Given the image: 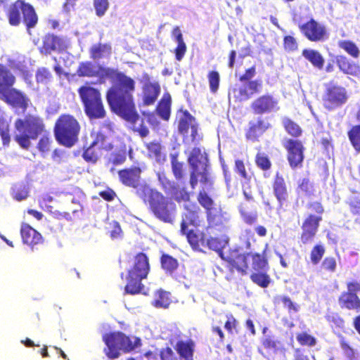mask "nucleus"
<instances>
[{"mask_svg":"<svg viewBox=\"0 0 360 360\" xmlns=\"http://www.w3.org/2000/svg\"><path fill=\"white\" fill-rule=\"evenodd\" d=\"M187 162L191 168V188L195 189L198 183L202 186L197 195V200L205 210L207 221L206 229H217L219 231L224 230L227 221L225 213L220 207H216L214 200L206 192V189L210 191L214 186V177L207 153L202 152L199 147H194L188 156Z\"/></svg>","mask_w":360,"mask_h":360,"instance_id":"obj_1","label":"nucleus"},{"mask_svg":"<svg viewBox=\"0 0 360 360\" xmlns=\"http://www.w3.org/2000/svg\"><path fill=\"white\" fill-rule=\"evenodd\" d=\"M136 89V82L132 81L129 86L122 91H112L108 94V103L112 112L129 122L134 132L138 133L141 138L149 135V129L145 124V120L136 110L133 93Z\"/></svg>","mask_w":360,"mask_h":360,"instance_id":"obj_2","label":"nucleus"},{"mask_svg":"<svg viewBox=\"0 0 360 360\" xmlns=\"http://www.w3.org/2000/svg\"><path fill=\"white\" fill-rule=\"evenodd\" d=\"M136 194L148 205L149 211L155 218L164 223H173L176 206L171 199L147 184H143L138 190H136Z\"/></svg>","mask_w":360,"mask_h":360,"instance_id":"obj_3","label":"nucleus"},{"mask_svg":"<svg viewBox=\"0 0 360 360\" xmlns=\"http://www.w3.org/2000/svg\"><path fill=\"white\" fill-rule=\"evenodd\" d=\"M94 68L95 65L91 62H82L77 68V75L82 77H97L100 84H103L107 79H110L112 86L106 91L107 101L108 94H111L113 90L122 91L134 81V79L117 69L105 67L101 65L97 66V70H95Z\"/></svg>","mask_w":360,"mask_h":360,"instance_id":"obj_4","label":"nucleus"},{"mask_svg":"<svg viewBox=\"0 0 360 360\" xmlns=\"http://www.w3.org/2000/svg\"><path fill=\"white\" fill-rule=\"evenodd\" d=\"M16 134L14 141L23 149L28 150L31 140H37L47 132L44 119L37 115L27 114L14 122Z\"/></svg>","mask_w":360,"mask_h":360,"instance_id":"obj_5","label":"nucleus"},{"mask_svg":"<svg viewBox=\"0 0 360 360\" xmlns=\"http://www.w3.org/2000/svg\"><path fill=\"white\" fill-rule=\"evenodd\" d=\"M180 222V235L185 236L191 248H198L203 242L204 232L198 228L203 221L200 207L195 202L186 205Z\"/></svg>","mask_w":360,"mask_h":360,"instance_id":"obj_6","label":"nucleus"},{"mask_svg":"<svg viewBox=\"0 0 360 360\" xmlns=\"http://www.w3.org/2000/svg\"><path fill=\"white\" fill-rule=\"evenodd\" d=\"M150 271V264L148 256L142 252L136 254L133 258L132 264L127 271L124 293L132 295L141 293L144 288L142 281L148 278Z\"/></svg>","mask_w":360,"mask_h":360,"instance_id":"obj_7","label":"nucleus"},{"mask_svg":"<svg viewBox=\"0 0 360 360\" xmlns=\"http://www.w3.org/2000/svg\"><path fill=\"white\" fill-rule=\"evenodd\" d=\"M81 125L72 115L61 114L56 120L53 134L57 142L63 146L70 148L79 140Z\"/></svg>","mask_w":360,"mask_h":360,"instance_id":"obj_8","label":"nucleus"},{"mask_svg":"<svg viewBox=\"0 0 360 360\" xmlns=\"http://www.w3.org/2000/svg\"><path fill=\"white\" fill-rule=\"evenodd\" d=\"M8 23L11 26H19L22 23L27 31L36 27L38 15L34 6L25 0H15L6 11Z\"/></svg>","mask_w":360,"mask_h":360,"instance_id":"obj_9","label":"nucleus"},{"mask_svg":"<svg viewBox=\"0 0 360 360\" xmlns=\"http://www.w3.org/2000/svg\"><path fill=\"white\" fill-rule=\"evenodd\" d=\"M309 213L305 216L302 225L300 240L302 244L311 243L316 237L320 224L323 221L324 207L321 202H309L307 205Z\"/></svg>","mask_w":360,"mask_h":360,"instance_id":"obj_10","label":"nucleus"},{"mask_svg":"<svg viewBox=\"0 0 360 360\" xmlns=\"http://www.w3.org/2000/svg\"><path fill=\"white\" fill-rule=\"evenodd\" d=\"M78 93L84 105V112L90 120L101 119L105 116L101 94L97 89L82 86Z\"/></svg>","mask_w":360,"mask_h":360,"instance_id":"obj_11","label":"nucleus"},{"mask_svg":"<svg viewBox=\"0 0 360 360\" xmlns=\"http://www.w3.org/2000/svg\"><path fill=\"white\" fill-rule=\"evenodd\" d=\"M360 282L352 280L346 283V290L341 292L338 303L342 310L360 311Z\"/></svg>","mask_w":360,"mask_h":360,"instance_id":"obj_12","label":"nucleus"},{"mask_svg":"<svg viewBox=\"0 0 360 360\" xmlns=\"http://www.w3.org/2000/svg\"><path fill=\"white\" fill-rule=\"evenodd\" d=\"M322 100L323 106L326 110H333L347 101V90L342 86L330 82L326 87Z\"/></svg>","mask_w":360,"mask_h":360,"instance_id":"obj_13","label":"nucleus"},{"mask_svg":"<svg viewBox=\"0 0 360 360\" xmlns=\"http://www.w3.org/2000/svg\"><path fill=\"white\" fill-rule=\"evenodd\" d=\"M283 146L287 152V160L292 169L301 168L304 158V146L298 139L288 138L283 141Z\"/></svg>","mask_w":360,"mask_h":360,"instance_id":"obj_14","label":"nucleus"},{"mask_svg":"<svg viewBox=\"0 0 360 360\" xmlns=\"http://www.w3.org/2000/svg\"><path fill=\"white\" fill-rule=\"evenodd\" d=\"M175 122L177 124L179 133L185 139L188 137L191 129V139L195 142L200 139L198 135V124L195 118L186 110H181L176 116Z\"/></svg>","mask_w":360,"mask_h":360,"instance_id":"obj_15","label":"nucleus"},{"mask_svg":"<svg viewBox=\"0 0 360 360\" xmlns=\"http://www.w3.org/2000/svg\"><path fill=\"white\" fill-rule=\"evenodd\" d=\"M298 27L303 36L312 42H323L328 38L326 27L314 18H310Z\"/></svg>","mask_w":360,"mask_h":360,"instance_id":"obj_16","label":"nucleus"},{"mask_svg":"<svg viewBox=\"0 0 360 360\" xmlns=\"http://www.w3.org/2000/svg\"><path fill=\"white\" fill-rule=\"evenodd\" d=\"M221 259L227 263V268L232 273L236 271L240 276H246L250 271L248 252L235 251L227 257L221 255Z\"/></svg>","mask_w":360,"mask_h":360,"instance_id":"obj_17","label":"nucleus"},{"mask_svg":"<svg viewBox=\"0 0 360 360\" xmlns=\"http://www.w3.org/2000/svg\"><path fill=\"white\" fill-rule=\"evenodd\" d=\"M250 108L255 115L268 114L278 110V101L273 95L265 94L253 100Z\"/></svg>","mask_w":360,"mask_h":360,"instance_id":"obj_18","label":"nucleus"},{"mask_svg":"<svg viewBox=\"0 0 360 360\" xmlns=\"http://www.w3.org/2000/svg\"><path fill=\"white\" fill-rule=\"evenodd\" d=\"M262 82L259 79L245 82L243 86L233 89L235 102H244L250 100L255 94L260 93Z\"/></svg>","mask_w":360,"mask_h":360,"instance_id":"obj_19","label":"nucleus"},{"mask_svg":"<svg viewBox=\"0 0 360 360\" xmlns=\"http://www.w3.org/2000/svg\"><path fill=\"white\" fill-rule=\"evenodd\" d=\"M142 169L139 166H131L117 172L120 181L125 186L138 190L143 184H140Z\"/></svg>","mask_w":360,"mask_h":360,"instance_id":"obj_20","label":"nucleus"},{"mask_svg":"<svg viewBox=\"0 0 360 360\" xmlns=\"http://www.w3.org/2000/svg\"><path fill=\"white\" fill-rule=\"evenodd\" d=\"M68 47L66 41L61 37L53 34H46L42 39L40 53L44 55L51 54L53 51L61 53Z\"/></svg>","mask_w":360,"mask_h":360,"instance_id":"obj_21","label":"nucleus"},{"mask_svg":"<svg viewBox=\"0 0 360 360\" xmlns=\"http://www.w3.org/2000/svg\"><path fill=\"white\" fill-rule=\"evenodd\" d=\"M270 124L261 117L248 123L245 136L248 141L257 142L259 138L270 128Z\"/></svg>","mask_w":360,"mask_h":360,"instance_id":"obj_22","label":"nucleus"},{"mask_svg":"<svg viewBox=\"0 0 360 360\" xmlns=\"http://www.w3.org/2000/svg\"><path fill=\"white\" fill-rule=\"evenodd\" d=\"M1 94L4 101L11 106L20 108L22 111H25L28 108L30 100L23 92L9 87Z\"/></svg>","mask_w":360,"mask_h":360,"instance_id":"obj_23","label":"nucleus"},{"mask_svg":"<svg viewBox=\"0 0 360 360\" xmlns=\"http://www.w3.org/2000/svg\"><path fill=\"white\" fill-rule=\"evenodd\" d=\"M143 86V103L146 105L153 104L160 92V86L158 82H151L148 73L142 75Z\"/></svg>","mask_w":360,"mask_h":360,"instance_id":"obj_24","label":"nucleus"},{"mask_svg":"<svg viewBox=\"0 0 360 360\" xmlns=\"http://www.w3.org/2000/svg\"><path fill=\"white\" fill-rule=\"evenodd\" d=\"M103 340L107 346L104 349L105 354L110 359H116L120 355L121 332L105 333Z\"/></svg>","mask_w":360,"mask_h":360,"instance_id":"obj_25","label":"nucleus"},{"mask_svg":"<svg viewBox=\"0 0 360 360\" xmlns=\"http://www.w3.org/2000/svg\"><path fill=\"white\" fill-rule=\"evenodd\" d=\"M20 236L22 243L32 249L36 245L44 243V239L41 234L30 224L22 223L20 226Z\"/></svg>","mask_w":360,"mask_h":360,"instance_id":"obj_26","label":"nucleus"},{"mask_svg":"<svg viewBox=\"0 0 360 360\" xmlns=\"http://www.w3.org/2000/svg\"><path fill=\"white\" fill-rule=\"evenodd\" d=\"M273 193L278 202V207L281 209L284 204L288 201L289 193L285 181L283 176L277 173L272 183Z\"/></svg>","mask_w":360,"mask_h":360,"instance_id":"obj_27","label":"nucleus"},{"mask_svg":"<svg viewBox=\"0 0 360 360\" xmlns=\"http://www.w3.org/2000/svg\"><path fill=\"white\" fill-rule=\"evenodd\" d=\"M106 131L110 132L113 131L112 124L110 122H104L101 124L100 129L91 143L98 146L99 150H110L113 148L111 143H106L107 136L105 134Z\"/></svg>","mask_w":360,"mask_h":360,"instance_id":"obj_28","label":"nucleus"},{"mask_svg":"<svg viewBox=\"0 0 360 360\" xmlns=\"http://www.w3.org/2000/svg\"><path fill=\"white\" fill-rule=\"evenodd\" d=\"M336 64L340 70L345 75L359 76L360 75V66L351 61L345 56L341 55L336 58Z\"/></svg>","mask_w":360,"mask_h":360,"instance_id":"obj_29","label":"nucleus"},{"mask_svg":"<svg viewBox=\"0 0 360 360\" xmlns=\"http://www.w3.org/2000/svg\"><path fill=\"white\" fill-rule=\"evenodd\" d=\"M195 342L193 340L189 339L186 341L179 340L176 342L174 349L183 360H194L193 356L195 352Z\"/></svg>","mask_w":360,"mask_h":360,"instance_id":"obj_30","label":"nucleus"},{"mask_svg":"<svg viewBox=\"0 0 360 360\" xmlns=\"http://www.w3.org/2000/svg\"><path fill=\"white\" fill-rule=\"evenodd\" d=\"M228 241L221 237H212L206 238L204 233L203 242L198 248H192L193 250H200L201 248L207 247L210 250H214L219 254L221 257L223 255L222 249L225 247Z\"/></svg>","mask_w":360,"mask_h":360,"instance_id":"obj_31","label":"nucleus"},{"mask_svg":"<svg viewBox=\"0 0 360 360\" xmlns=\"http://www.w3.org/2000/svg\"><path fill=\"white\" fill-rule=\"evenodd\" d=\"M266 248L267 245L262 253L252 252H248V259H251L252 268L255 271H267L269 268V262L266 254Z\"/></svg>","mask_w":360,"mask_h":360,"instance_id":"obj_32","label":"nucleus"},{"mask_svg":"<svg viewBox=\"0 0 360 360\" xmlns=\"http://www.w3.org/2000/svg\"><path fill=\"white\" fill-rule=\"evenodd\" d=\"M172 172L174 179L179 181H182L186 176V168L183 162L179 160V153L175 152L169 155Z\"/></svg>","mask_w":360,"mask_h":360,"instance_id":"obj_33","label":"nucleus"},{"mask_svg":"<svg viewBox=\"0 0 360 360\" xmlns=\"http://www.w3.org/2000/svg\"><path fill=\"white\" fill-rule=\"evenodd\" d=\"M302 56L315 68L318 70L323 68L325 59L319 51L311 49H304Z\"/></svg>","mask_w":360,"mask_h":360,"instance_id":"obj_34","label":"nucleus"},{"mask_svg":"<svg viewBox=\"0 0 360 360\" xmlns=\"http://www.w3.org/2000/svg\"><path fill=\"white\" fill-rule=\"evenodd\" d=\"M356 119L360 122V107L356 113ZM350 144L357 153H360V124L353 125L347 131Z\"/></svg>","mask_w":360,"mask_h":360,"instance_id":"obj_35","label":"nucleus"},{"mask_svg":"<svg viewBox=\"0 0 360 360\" xmlns=\"http://www.w3.org/2000/svg\"><path fill=\"white\" fill-rule=\"evenodd\" d=\"M90 57L96 60L101 59L106 56H110L112 53V46L110 44H102L101 42L94 44L89 49Z\"/></svg>","mask_w":360,"mask_h":360,"instance_id":"obj_36","label":"nucleus"},{"mask_svg":"<svg viewBox=\"0 0 360 360\" xmlns=\"http://www.w3.org/2000/svg\"><path fill=\"white\" fill-rule=\"evenodd\" d=\"M160 262L165 274L172 276L179 268L178 259L167 253H162Z\"/></svg>","mask_w":360,"mask_h":360,"instance_id":"obj_37","label":"nucleus"},{"mask_svg":"<svg viewBox=\"0 0 360 360\" xmlns=\"http://www.w3.org/2000/svg\"><path fill=\"white\" fill-rule=\"evenodd\" d=\"M15 82V77L11 70L4 64L0 63V94L11 87Z\"/></svg>","mask_w":360,"mask_h":360,"instance_id":"obj_38","label":"nucleus"},{"mask_svg":"<svg viewBox=\"0 0 360 360\" xmlns=\"http://www.w3.org/2000/svg\"><path fill=\"white\" fill-rule=\"evenodd\" d=\"M168 193L172 199L178 203L189 202L191 197V193L185 186H180L176 184L173 185Z\"/></svg>","mask_w":360,"mask_h":360,"instance_id":"obj_39","label":"nucleus"},{"mask_svg":"<svg viewBox=\"0 0 360 360\" xmlns=\"http://www.w3.org/2000/svg\"><path fill=\"white\" fill-rule=\"evenodd\" d=\"M148 156L154 159L157 162H162L165 160V155L162 152V147L158 141H150L145 144Z\"/></svg>","mask_w":360,"mask_h":360,"instance_id":"obj_40","label":"nucleus"},{"mask_svg":"<svg viewBox=\"0 0 360 360\" xmlns=\"http://www.w3.org/2000/svg\"><path fill=\"white\" fill-rule=\"evenodd\" d=\"M255 163L258 169L266 173L272 167L271 160L265 152L261 150V148L258 150L255 157Z\"/></svg>","mask_w":360,"mask_h":360,"instance_id":"obj_41","label":"nucleus"},{"mask_svg":"<svg viewBox=\"0 0 360 360\" xmlns=\"http://www.w3.org/2000/svg\"><path fill=\"white\" fill-rule=\"evenodd\" d=\"M169 292L160 289L154 294V299L152 302V305L155 308L167 309L171 304Z\"/></svg>","mask_w":360,"mask_h":360,"instance_id":"obj_42","label":"nucleus"},{"mask_svg":"<svg viewBox=\"0 0 360 360\" xmlns=\"http://www.w3.org/2000/svg\"><path fill=\"white\" fill-rule=\"evenodd\" d=\"M282 124L285 131L293 139H297L302 135V129L292 120L284 117L282 120Z\"/></svg>","mask_w":360,"mask_h":360,"instance_id":"obj_43","label":"nucleus"},{"mask_svg":"<svg viewBox=\"0 0 360 360\" xmlns=\"http://www.w3.org/2000/svg\"><path fill=\"white\" fill-rule=\"evenodd\" d=\"M250 278L253 283L262 288H267L271 282V277L266 271L252 272L250 275Z\"/></svg>","mask_w":360,"mask_h":360,"instance_id":"obj_44","label":"nucleus"},{"mask_svg":"<svg viewBox=\"0 0 360 360\" xmlns=\"http://www.w3.org/2000/svg\"><path fill=\"white\" fill-rule=\"evenodd\" d=\"M338 46L353 58H358L360 56V50L358 46L349 39L340 40Z\"/></svg>","mask_w":360,"mask_h":360,"instance_id":"obj_45","label":"nucleus"},{"mask_svg":"<svg viewBox=\"0 0 360 360\" xmlns=\"http://www.w3.org/2000/svg\"><path fill=\"white\" fill-rule=\"evenodd\" d=\"M158 115L164 120H168L171 112V98L169 96H164L156 107Z\"/></svg>","mask_w":360,"mask_h":360,"instance_id":"obj_46","label":"nucleus"},{"mask_svg":"<svg viewBox=\"0 0 360 360\" xmlns=\"http://www.w3.org/2000/svg\"><path fill=\"white\" fill-rule=\"evenodd\" d=\"M141 342L139 338H134V341H132L129 336L121 332L120 350L124 352H129L141 346Z\"/></svg>","mask_w":360,"mask_h":360,"instance_id":"obj_47","label":"nucleus"},{"mask_svg":"<svg viewBox=\"0 0 360 360\" xmlns=\"http://www.w3.org/2000/svg\"><path fill=\"white\" fill-rule=\"evenodd\" d=\"M326 252V248L322 244H316L311 248L309 257L312 264L317 265L321 261L324 254Z\"/></svg>","mask_w":360,"mask_h":360,"instance_id":"obj_48","label":"nucleus"},{"mask_svg":"<svg viewBox=\"0 0 360 360\" xmlns=\"http://www.w3.org/2000/svg\"><path fill=\"white\" fill-rule=\"evenodd\" d=\"M296 339L301 346L314 347L317 343L316 338L305 331L297 333Z\"/></svg>","mask_w":360,"mask_h":360,"instance_id":"obj_49","label":"nucleus"},{"mask_svg":"<svg viewBox=\"0 0 360 360\" xmlns=\"http://www.w3.org/2000/svg\"><path fill=\"white\" fill-rule=\"evenodd\" d=\"M11 194L13 199L21 201L29 196V189L23 184L16 185L12 188Z\"/></svg>","mask_w":360,"mask_h":360,"instance_id":"obj_50","label":"nucleus"},{"mask_svg":"<svg viewBox=\"0 0 360 360\" xmlns=\"http://www.w3.org/2000/svg\"><path fill=\"white\" fill-rule=\"evenodd\" d=\"M207 80L210 86V91L212 94L217 92L219 88L220 75L216 70L210 71L207 74Z\"/></svg>","mask_w":360,"mask_h":360,"instance_id":"obj_51","label":"nucleus"},{"mask_svg":"<svg viewBox=\"0 0 360 360\" xmlns=\"http://www.w3.org/2000/svg\"><path fill=\"white\" fill-rule=\"evenodd\" d=\"M93 6L95 9L96 15L101 18L106 13L109 9L110 3L108 0H93Z\"/></svg>","mask_w":360,"mask_h":360,"instance_id":"obj_52","label":"nucleus"},{"mask_svg":"<svg viewBox=\"0 0 360 360\" xmlns=\"http://www.w3.org/2000/svg\"><path fill=\"white\" fill-rule=\"evenodd\" d=\"M156 176L162 189L165 193H168L174 183L167 177L166 173L164 171L158 172L156 173Z\"/></svg>","mask_w":360,"mask_h":360,"instance_id":"obj_53","label":"nucleus"},{"mask_svg":"<svg viewBox=\"0 0 360 360\" xmlns=\"http://www.w3.org/2000/svg\"><path fill=\"white\" fill-rule=\"evenodd\" d=\"M326 321L338 328H343L345 325L344 319L338 313L330 312L326 315Z\"/></svg>","mask_w":360,"mask_h":360,"instance_id":"obj_54","label":"nucleus"},{"mask_svg":"<svg viewBox=\"0 0 360 360\" xmlns=\"http://www.w3.org/2000/svg\"><path fill=\"white\" fill-rule=\"evenodd\" d=\"M274 300L275 302H282L283 307L286 308L290 313L298 311L299 307L288 296H278L274 298Z\"/></svg>","mask_w":360,"mask_h":360,"instance_id":"obj_55","label":"nucleus"},{"mask_svg":"<svg viewBox=\"0 0 360 360\" xmlns=\"http://www.w3.org/2000/svg\"><path fill=\"white\" fill-rule=\"evenodd\" d=\"M95 148L96 146L91 143L83 152L82 157L86 162L95 163L98 160L99 155Z\"/></svg>","mask_w":360,"mask_h":360,"instance_id":"obj_56","label":"nucleus"},{"mask_svg":"<svg viewBox=\"0 0 360 360\" xmlns=\"http://www.w3.org/2000/svg\"><path fill=\"white\" fill-rule=\"evenodd\" d=\"M39 137L40 139L37 143V148L41 153H46L51 149L52 141L50 136L47 134V132Z\"/></svg>","mask_w":360,"mask_h":360,"instance_id":"obj_57","label":"nucleus"},{"mask_svg":"<svg viewBox=\"0 0 360 360\" xmlns=\"http://www.w3.org/2000/svg\"><path fill=\"white\" fill-rule=\"evenodd\" d=\"M321 269L328 273H334L337 269V261L334 257H326L322 261Z\"/></svg>","mask_w":360,"mask_h":360,"instance_id":"obj_58","label":"nucleus"},{"mask_svg":"<svg viewBox=\"0 0 360 360\" xmlns=\"http://www.w3.org/2000/svg\"><path fill=\"white\" fill-rule=\"evenodd\" d=\"M239 212L243 221L248 225H252L255 224L258 219L257 213L248 212L243 206L239 207Z\"/></svg>","mask_w":360,"mask_h":360,"instance_id":"obj_59","label":"nucleus"},{"mask_svg":"<svg viewBox=\"0 0 360 360\" xmlns=\"http://www.w3.org/2000/svg\"><path fill=\"white\" fill-rule=\"evenodd\" d=\"M238 321L232 315L229 314L226 316V321L224 323V328L227 330L228 333L233 335L238 333Z\"/></svg>","mask_w":360,"mask_h":360,"instance_id":"obj_60","label":"nucleus"},{"mask_svg":"<svg viewBox=\"0 0 360 360\" xmlns=\"http://www.w3.org/2000/svg\"><path fill=\"white\" fill-rule=\"evenodd\" d=\"M222 168L225 183L228 189L236 188L238 185V179L233 178L231 173L226 167L223 166Z\"/></svg>","mask_w":360,"mask_h":360,"instance_id":"obj_61","label":"nucleus"},{"mask_svg":"<svg viewBox=\"0 0 360 360\" xmlns=\"http://www.w3.org/2000/svg\"><path fill=\"white\" fill-rule=\"evenodd\" d=\"M233 169L242 179L245 180L250 179L243 160L240 159L236 160Z\"/></svg>","mask_w":360,"mask_h":360,"instance_id":"obj_62","label":"nucleus"},{"mask_svg":"<svg viewBox=\"0 0 360 360\" xmlns=\"http://www.w3.org/2000/svg\"><path fill=\"white\" fill-rule=\"evenodd\" d=\"M298 189L306 195L310 196L313 194V185L307 178L301 180L298 185Z\"/></svg>","mask_w":360,"mask_h":360,"instance_id":"obj_63","label":"nucleus"},{"mask_svg":"<svg viewBox=\"0 0 360 360\" xmlns=\"http://www.w3.org/2000/svg\"><path fill=\"white\" fill-rule=\"evenodd\" d=\"M109 233L112 239H118L122 236V231L117 221H113L110 223Z\"/></svg>","mask_w":360,"mask_h":360,"instance_id":"obj_64","label":"nucleus"}]
</instances>
